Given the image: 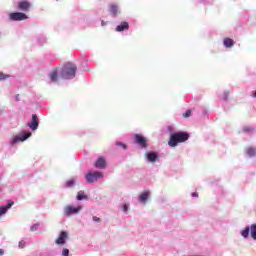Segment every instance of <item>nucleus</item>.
Wrapping results in <instances>:
<instances>
[{"mask_svg": "<svg viewBox=\"0 0 256 256\" xmlns=\"http://www.w3.org/2000/svg\"><path fill=\"white\" fill-rule=\"evenodd\" d=\"M189 140V133L187 132H176L170 136L168 141L169 147H177L179 143H185Z\"/></svg>", "mask_w": 256, "mask_h": 256, "instance_id": "1", "label": "nucleus"}, {"mask_svg": "<svg viewBox=\"0 0 256 256\" xmlns=\"http://www.w3.org/2000/svg\"><path fill=\"white\" fill-rule=\"evenodd\" d=\"M77 73V65L69 62L64 65L62 71L63 79H75V75Z\"/></svg>", "mask_w": 256, "mask_h": 256, "instance_id": "2", "label": "nucleus"}, {"mask_svg": "<svg viewBox=\"0 0 256 256\" xmlns=\"http://www.w3.org/2000/svg\"><path fill=\"white\" fill-rule=\"evenodd\" d=\"M103 173L102 172H88L85 174V179L87 183H95L98 179H102Z\"/></svg>", "mask_w": 256, "mask_h": 256, "instance_id": "3", "label": "nucleus"}, {"mask_svg": "<svg viewBox=\"0 0 256 256\" xmlns=\"http://www.w3.org/2000/svg\"><path fill=\"white\" fill-rule=\"evenodd\" d=\"M81 209H83V206L74 207V206L68 205L64 208V214H66L67 217H71V215H75L79 213Z\"/></svg>", "mask_w": 256, "mask_h": 256, "instance_id": "4", "label": "nucleus"}, {"mask_svg": "<svg viewBox=\"0 0 256 256\" xmlns=\"http://www.w3.org/2000/svg\"><path fill=\"white\" fill-rule=\"evenodd\" d=\"M134 141L137 145L142 147V149H147V138L143 137V135L135 134Z\"/></svg>", "mask_w": 256, "mask_h": 256, "instance_id": "5", "label": "nucleus"}, {"mask_svg": "<svg viewBox=\"0 0 256 256\" xmlns=\"http://www.w3.org/2000/svg\"><path fill=\"white\" fill-rule=\"evenodd\" d=\"M11 21H25L28 17L23 12H14L10 14Z\"/></svg>", "mask_w": 256, "mask_h": 256, "instance_id": "6", "label": "nucleus"}, {"mask_svg": "<svg viewBox=\"0 0 256 256\" xmlns=\"http://www.w3.org/2000/svg\"><path fill=\"white\" fill-rule=\"evenodd\" d=\"M28 126L30 129H32V131H37V128L39 127V117L37 114L32 115V121L28 124Z\"/></svg>", "mask_w": 256, "mask_h": 256, "instance_id": "7", "label": "nucleus"}, {"mask_svg": "<svg viewBox=\"0 0 256 256\" xmlns=\"http://www.w3.org/2000/svg\"><path fill=\"white\" fill-rule=\"evenodd\" d=\"M94 167H96V169H107V161L105 158L99 157L94 163Z\"/></svg>", "mask_w": 256, "mask_h": 256, "instance_id": "8", "label": "nucleus"}, {"mask_svg": "<svg viewBox=\"0 0 256 256\" xmlns=\"http://www.w3.org/2000/svg\"><path fill=\"white\" fill-rule=\"evenodd\" d=\"M69 235L66 231H62L59 237L56 239V245H65V239H67Z\"/></svg>", "mask_w": 256, "mask_h": 256, "instance_id": "9", "label": "nucleus"}, {"mask_svg": "<svg viewBox=\"0 0 256 256\" xmlns=\"http://www.w3.org/2000/svg\"><path fill=\"white\" fill-rule=\"evenodd\" d=\"M14 205L15 202L9 201L6 206H0V217H3V215H5V213H7V211H9V209H11V207Z\"/></svg>", "mask_w": 256, "mask_h": 256, "instance_id": "10", "label": "nucleus"}, {"mask_svg": "<svg viewBox=\"0 0 256 256\" xmlns=\"http://www.w3.org/2000/svg\"><path fill=\"white\" fill-rule=\"evenodd\" d=\"M29 137H31V132L24 133V135L22 137L16 136V137H14L11 144L15 145V143H19V141H26V139H29Z\"/></svg>", "mask_w": 256, "mask_h": 256, "instance_id": "11", "label": "nucleus"}, {"mask_svg": "<svg viewBox=\"0 0 256 256\" xmlns=\"http://www.w3.org/2000/svg\"><path fill=\"white\" fill-rule=\"evenodd\" d=\"M31 7V4H29V2L24 1V2H20L18 4V8L20 9V11H29V8Z\"/></svg>", "mask_w": 256, "mask_h": 256, "instance_id": "12", "label": "nucleus"}, {"mask_svg": "<svg viewBox=\"0 0 256 256\" xmlns=\"http://www.w3.org/2000/svg\"><path fill=\"white\" fill-rule=\"evenodd\" d=\"M128 29H129L128 22H121V24L116 27V31L118 33H121V31H127Z\"/></svg>", "mask_w": 256, "mask_h": 256, "instance_id": "13", "label": "nucleus"}, {"mask_svg": "<svg viewBox=\"0 0 256 256\" xmlns=\"http://www.w3.org/2000/svg\"><path fill=\"white\" fill-rule=\"evenodd\" d=\"M145 156L148 159V161H150V163H155V161H157V157H158L157 153H155V152L146 153Z\"/></svg>", "mask_w": 256, "mask_h": 256, "instance_id": "14", "label": "nucleus"}, {"mask_svg": "<svg viewBox=\"0 0 256 256\" xmlns=\"http://www.w3.org/2000/svg\"><path fill=\"white\" fill-rule=\"evenodd\" d=\"M224 46H226L227 48L229 47H233L235 45V41H233V39L231 38H224Z\"/></svg>", "mask_w": 256, "mask_h": 256, "instance_id": "15", "label": "nucleus"}, {"mask_svg": "<svg viewBox=\"0 0 256 256\" xmlns=\"http://www.w3.org/2000/svg\"><path fill=\"white\" fill-rule=\"evenodd\" d=\"M148 199H149V191L143 192L139 196V201H141V203H145V201H147Z\"/></svg>", "mask_w": 256, "mask_h": 256, "instance_id": "16", "label": "nucleus"}, {"mask_svg": "<svg viewBox=\"0 0 256 256\" xmlns=\"http://www.w3.org/2000/svg\"><path fill=\"white\" fill-rule=\"evenodd\" d=\"M246 153H247V155H249V157H255L256 148L249 147V148L246 149Z\"/></svg>", "mask_w": 256, "mask_h": 256, "instance_id": "17", "label": "nucleus"}, {"mask_svg": "<svg viewBox=\"0 0 256 256\" xmlns=\"http://www.w3.org/2000/svg\"><path fill=\"white\" fill-rule=\"evenodd\" d=\"M49 77H50L52 83H55V81H57V78L59 77L57 70H53Z\"/></svg>", "mask_w": 256, "mask_h": 256, "instance_id": "18", "label": "nucleus"}, {"mask_svg": "<svg viewBox=\"0 0 256 256\" xmlns=\"http://www.w3.org/2000/svg\"><path fill=\"white\" fill-rule=\"evenodd\" d=\"M250 234L252 239H256V224L250 226Z\"/></svg>", "mask_w": 256, "mask_h": 256, "instance_id": "19", "label": "nucleus"}, {"mask_svg": "<svg viewBox=\"0 0 256 256\" xmlns=\"http://www.w3.org/2000/svg\"><path fill=\"white\" fill-rule=\"evenodd\" d=\"M76 198L78 201H83V199H87V195L84 191H79Z\"/></svg>", "mask_w": 256, "mask_h": 256, "instance_id": "20", "label": "nucleus"}, {"mask_svg": "<svg viewBox=\"0 0 256 256\" xmlns=\"http://www.w3.org/2000/svg\"><path fill=\"white\" fill-rule=\"evenodd\" d=\"M110 12H112L113 15H117V13H119V8L115 5H111Z\"/></svg>", "mask_w": 256, "mask_h": 256, "instance_id": "21", "label": "nucleus"}, {"mask_svg": "<svg viewBox=\"0 0 256 256\" xmlns=\"http://www.w3.org/2000/svg\"><path fill=\"white\" fill-rule=\"evenodd\" d=\"M254 130L255 129L253 127H251V126H244L243 127V132L244 133H253Z\"/></svg>", "mask_w": 256, "mask_h": 256, "instance_id": "22", "label": "nucleus"}, {"mask_svg": "<svg viewBox=\"0 0 256 256\" xmlns=\"http://www.w3.org/2000/svg\"><path fill=\"white\" fill-rule=\"evenodd\" d=\"M241 235L247 239L249 237V227H246L244 230H242Z\"/></svg>", "mask_w": 256, "mask_h": 256, "instance_id": "23", "label": "nucleus"}, {"mask_svg": "<svg viewBox=\"0 0 256 256\" xmlns=\"http://www.w3.org/2000/svg\"><path fill=\"white\" fill-rule=\"evenodd\" d=\"M9 77L11 76L0 72V81H5V79H9Z\"/></svg>", "mask_w": 256, "mask_h": 256, "instance_id": "24", "label": "nucleus"}, {"mask_svg": "<svg viewBox=\"0 0 256 256\" xmlns=\"http://www.w3.org/2000/svg\"><path fill=\"white\" fill-rule=\"evenodd\" d=\"M116 147H122V149L126 150L127 144H125L123 142H116Z\"/></svg>", "mask_w": 256, "mask_h": 256, "instance_id": "25", "label": "nucleus"}, {"mask_svg": "<svg viewBox=\"0 0 256 256\" xmlns=\"http://www.w3.org/2000/svg\"><path fill=\"white\" fill-rule=\"evenodd\" d=\"M27 243L25 242V240H21L18 244L19 249H25Z\"/></svg>", "mask_w": 256, "mask_h": 256, "instance_id": "26", "label": "nucleus"}, {"mask_svg": "<svg viewBox=\"0 0 256 256\" xmlns=\"http://www.w3.org/2000/svg\"><path fill=\"white\" fill-rule=\"evenodd\" d=\"M222 99L224 101H227L229 99V92H224L223 95H222Z\"/></svg>", "mask_w": 256, "mask_h": 256, "instance_id": "27", "label": "nucleus"}, {"mask_svg": "<svg viewBox=\"0 0 256 256\" xmlns=\"http://www.w3.org/2000/svg\"><path fill=\"white\" fill-rule=\"evenodd\" d=\"M182 116H183L185 119H187L188 117H191V110H187Z\"/></svg>", "mask_w": 256, "mask_h": 256, "instance_id": "28", "label": "nucleus"}, {"mask_svg": "<svg viewBox=\"0 0 256 256\" xmlns=\"http://www.w3.org/2000/svg\"><path fill=\"white\" fill-rule=\"evenodd\" d=\"M75 183V180H68L67 182H66V186H68V187H73V184Z\"/></svg>", "mask_w": 256, "mask_h": 256, "instance_id": "29", "label": "nucleus"}, {"mask_svg": "<svg viewBox=\"0 0 256 256\" xmlns=\"http://www.w3.org/2000/svg\"><path fill=\"white\" fill-rule=\"evenodd\" d=\"M62 255H63V256H69V249L64 248V249H63V252H62Z\"/></svg>", "mask_w": 256, "mask_h": 256, "instance_id": "30", "label": "nucleus"}, {"mask_svg": "<svg viewBox=\"0 0 256 256\" xmlns=\"http://www.w3.org/2000/svg\"><path fill=\"white\" fill-rule=\"evenodd\" d=\"M92 219H93V221H95V223H101V218H99L97 216H94Z\"/></svg>", "mask_w": 256, "mask_h": 256, "instance_id": "31", "label": "nucleus"}, {"mask_svg": "<svg viewBox=\"0 0 256 256\" xmlns=\"http://www.w3.org/2000/svg\"><path fill=\"white\" fill-rule=\"evenodd\" d=\"M37 229H39V224H34V225L31 227V231H37Z\"/></svg>", "mask_w": 256, "mask_h": 256, "instance_id": "32", "label": "nucleus"}, {"mask_svg": "<svg viewBox=\"0 0 256 256\" xmlns=\"http://www.w3.org/2000/svg\"><path fill=\"white\" fill-rule=\"evenodd\" d=\"M129 209V207L127 206V204L123 205V211L126 212Z\"/></svg>", "mask_w": 256, "mask_h": 256, "instance_id": "33", "label": "nucleus"}, {"mask_svg": "<svg viewBox=\"0 0 256 256\" xmlns=\"http://www.w3.org/2000/svg\"><path fill=\"white\" fill-rule=\"evenodd\" d=\"M192 197H199V193L193 192V193H192Z\"/></svg>", "mask_w": 256, "mask_h": 256, "instance_id": "34", "label": "nucleus"}, {"mask_svg": "<svg viewBox=\"0 0 256 256\" xmlns=\"http://www.w3.org/2000/svg\"><path fill=\"white\" fill-rule=\"evenodd\" d=\"M101 25L102 27H105L107 25V22H105L104 20L101 21Z\"/></svg>", "mask_w": 256, "mask_h": 256, "instance_id": "35", "label": "nucleus"}, {"mask_svg": "<svg viewBox=\"0 0 256 256\" xmlns=\"http://www.w3.org/2000/svg\"><path fill=\"white\" fill-rule=\"evenodd\" d=\"M5 255V251L3 249H0V256Z\"/></svg>", "mask_w": 256, "mask_h": 256, "instance_id": "36", "label": "nucleus"}, {"mask_svg": "<svg viewBox=\"0 0 256 256\" xmlns=\"http://www.w3.org/2000/svg\"><path fill=\"white\" fill-rule=\"evenodd\" d=\"M252 97L256 98V91L252 93Z\"/></svg>", "mask_w": 256, "mask_h": 256, "instance_id": "37", "label": "nucleus"}]
</instances>
